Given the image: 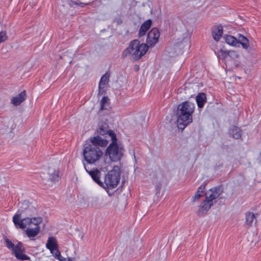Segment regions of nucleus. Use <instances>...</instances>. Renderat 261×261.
I'll list each match as a JSON object with an SVG mask.
<instances>
[{
	"instance_id": "nucleus-1",
	"label": "nucleus",
	"mask_w": 261,
	"mask_h": 261,
	"mask_svg": "<svg viewBox=\"0 0 261 261\" xmlns=\"http://www.w3.org/2000/svg\"><path fill=\"white\" fill-rule=\"evenodd\" d=\"M91 144L85 147L83 150V155L85 161L89 164H94L98 160L102 155V152L98 146H106L108 141L99 136L94 137L91 139Z\"/></svg>"
},
{
	"instance_id": "nucleus-2",
	"label": "nucleus",
	"mask_w": 261,
	"mask_h": 261,
	"mask_svg": "<svg viewBox=\"0 0 261 261\" xmlns=\"http://www.w3.org/2000/svg\"><path fill=\"white\" fill-rule=\"evenodd\" d=\"M195 105L189 101L180 103L177 109V124L179 129L183 130L192 122V114L194 112Z\"/></svg>"
},
{
	"instance_id": "nucleus-3",
	"label": "nucleus",
	"mask_w": 261,
	"mask_h": 261,
	"mask_svg": "<svg viewBox=\"0 0 261 261\" xmlns=\"http://www.w3.org/2000/svg\"><path fill=\"white\" fill-rule=\"evenodd\" d=\"M148 50V46L144 43L140 44L138 40L132 41L127 48L122 53V58L130 57L132 61H136L141 58Z\"/></svg>"
},
{
	"instance_id": "nucleus-4",
	"label": "nucleus",
	"mask_w": 261,
	"mask_h": 261,
	"mask_svg": "<svg viewBox=\"0 0 261 261\" xmlns=\"http://www.w3.org/2000/svg\"><path fill=\"white\" fill-rule=\"evenodd\" d=\"M109 136L111 138V143L107 149V154L113 162L119 161L123 154V148L117 143V139L113 130L109 132Z\"/></svg>"
},
{
	"instance_id": "nucleus-5",
	"label": "nucleus",
	"mask_w": 261,
	"mask_h": 261,
	"mask_svg": "<svg viewBox=\"0 0 261 261\" xmlns=\"http://www.w3.org/2000/svg\"><path fill=\"white\" fill-rule=\"evenodd\" d=\"M13 222L15 227L17 228L24 229L27 226L31 224L35 226H39V224L42 222V219L41 217L25 218L21 219V212L19 210L13 216L12 218Z\"/></svg>"
},
{
	"instance_id": "nucleus-6",
	"label": "nucleus",
	"mask_w": 261,
	"mask_h": 261,
	"mask_svg": "<svg viewBox=\"0 0 261 261\" xmlns=\"http://www.w3.org/2000/svg\"><path fill=\"white\" fill-rule=\"evenodd\" d=\"M6 247L11 249L12 254L19 260H25L30 259V257L23 253L24 249L23 248L22 244L21 242H18L15 245L10 240L6 238L4 240Z\"/></svg>"
},
{
	"instance_id": "nucleus-7",
	"label": "nucleus",
	"mask_w": 261,
	"mask_h": 261,
	"mask_svg": "<svg viewBox=\"0 0 261 261\" xmlns=\"http://www.w3.org/2000/svg\"><path fill=\"white\" fill-rule=\"evenodd\" d=\"M120 180V168L115 166L108 172L105 179V182L108 188L113 189L118 185Z\"/></svg>"
},
{
	"instance_id": "nucleus-8",
	"label": "nucleus",
	"mask_w": 261,
	"mask_h": 261,
	"mask_svg": "<svg viewBox=\"0 0 261 261\" xmlns=\"http://www.w3.org/2000/svg\"><path fill=\"white\" fill-rule=\"evenodd\" d=\"M46 247L49 250L50 253L56 258L62 261L61 254L58 248L57 241L55 238L50 237L48 238Z\"/></svg>"
},
{
	"instance_id": "nucleus-9",
	"label": "nucleus",
	"mask_w": 261,
	"mask_h": 261,
	"mask_svg": "<svg viewBox=\"0 0 261 261\" xmlns=\"http://www.w3.org/2000/svg\"><path fill=\"white\" fill-rule=\"evenodd\" d=\"M223 188L221 186L214 187L210 189L205 193V198L213 204L216 203V199L222 194Z\"/></svg>"
},
{
	"instance_id": "nucleus-10",
	"label": "nucleus",
	"mask_w": 261,
	"mask_h": 261,
	"mask_svg": "<svg viewBox=\"0 0 261 261\" xmlns=\"http://www.w3.org/2000/svg\"><path fill=\"white\" fill-rule=\"evenodd\" d=\"M160 37V32L158 29L153 28L147 34L146 45L149 47H152L158 41Z\"/></svg>"
},
{
	"instance_id": "nucleus-11",
	"label": "nucleus",
	"mask_w": 261,
	"mask_h": 261,
	"mask_svg": "<svg viewBox=\"0 0 261 261\" xmlns=\"http://www.w3.org/2000/svg\"><path fill=\"white\" fill-rule=\"evenodd\" d=\"M110 74L106 72L103 74L99 81L98 86V95L102 94L106 91L107 86L109 82Z\"/></svg>"
},
{
	"instance_id": "nucleus-12",
	"label": "nucleus",
	"mask_w": 261,
	"mask_h": 261,
	"mask_svg": "<svg viewBox=\"0 0 261 261\" xmlns=\"http://www.w3.org/2000/svg\"><path fill=\"white\" fill-rule=\"evenodd\" d=\"M86 172L90 175L92 179L97 183L99 186L104 187L103 182L100 180L101 173L97 169H93V170H88L85 166H84Z\"/></svg>"
},
{
	"instance_id": "nucleus-13",
	"label": "nucleus",
	"mask_w": 261,
	"mask_h": 261,
	"mask_svg": "<svg viewBox=\"0 0 261 261\" xmlns=\"http://www.w3.org/2000/svg\"><path fill=\"white\" fill-rule=\"evenodd\" d=\"M213 204L206 199L200 204L197 211V214L199 216H202L206 214Z\"/></svg>"
},
{
	"instance_id": "nucleus-14",
	"label": "nucleus",
	"mask_w": 261,
	"mask_h": 261,
	"mask_svg": "<svg viewBox=\"0 0 261 261\" xmlns=\"http://www.w3.org/2000/svg\"><path fill=\"white\" fill-rule=\"evenodd\" d=\"M223 33V29L221 25L214 27L212 30V35L214 39L216 41H219L222 36Z\"/></svg>"
},
{
	"instance_id": "nucleus-15",
	"label": "nucleus",
	"mask_w": 261,
	"mask_h": 261,
	"mask_svg": "<svg viewBox=\"0 0 261 261\" xmlns=\"http://www.w3.org/2000/svg\"><path fill=\"white\" fill-rule=\"evenodd\" d=\"M26 93L23 91L11 99V103L14 106H18L25 99Z\"/></svg>"
},
{
	"instance_id": "nucleus-16",
	"label": "nucleus",
	"mask_w": 261,
	"mask_h": 261,
	"mask_svg": "<svg viewBox=\"0 0 261 261\" xmlns=\"http://www.w3.org/2000/svg\"><path fill=\"white\" fill-rule=\"evenodd\" d=\"M151 24V20L150 19H148L146 20L141 26L138 35L139 36L142 37L144 36L147 30L150 28Z\"/></svg>"
},
{
	"instance_id": "nucleus-17",
	"label": "nucleus",
	"mask_w": 261,
	"mask_h": 261,
	"mask_svg": "<svg viewBox=\"0 0 261 261\" xmlns=\"http://www.w3.org/2000/svg\"><path fill=\"white\" fill-rule=\"evenodd\" d=\"M48 174L49 175V180L52 182L58 181L60 178L59 176V171L54 168H49L48 170Z\"/></svg>"
},
{
	"instance_id": "nucleus-18",
	"label": "nucleus",
	"mask_w": 261,
	"mask_h": 261,
	"mask_svg": "<svg viewBox=\"0 0 261 261\" xmlns=\"http://www.w3.org/2000/svg\"><path fill=\"white\" fill-rule=\"evenodd\" d=\"M40 230V226H37L34 228L28 227L25 230V233L28 237L34 238L39 234Z\"/></svg>"
},
{
	"instance_id": "nucleus-19",
	"label": "nucleus",
	"mask_w": 261,
	"mask_h": 261,
	"mask_svg": "<svg viewBox=\"0 0 261 261\" xmlns=\"http://www.w3.org/2000/svg\"><path fill=\"white\" fill-rule=\"evenodd\" d=\"M229 134L233 138L238 139L241 137L242 132L240 128L236 126H233L229 129Z\"/></svg>"
},
{
	"instance_id": "nucleus-20",
	"label": "nucleus",
	"mask_w": 261,
	"mask_h": 261,
	"mask_svg": "<svg viewBox=\"0 0 261 261\" xmlns=\"http://www.w3.org/2000/svg\"><path fill=\"white\" fill-rule=\"evenodd\" d=\"M196 101L199 108H203L206 101V95L203 93H199L196 96Z\"/></svg>"
},
{
	"instance_id": "nucleus-21",
	"label": "nucleus",
	"mask_w": 261,
	"mask_h": 261,
	"mask_svg": "<svg viewBox=\"0 0 261 261\" xmlns=\"http://www.w3.org/2000/svg\"><path fill=\"white\" fill-rule=\"evenodd\" d=\"M226 43L231 46L238 47L239 42L238 39L231 35H226L224 37Z\"/></svg>"
},
{
	"instance_id": "nucleus-22",
	"label": "nucleus",
	"mask_w": 261,
	"mask_h": 261,
	"mask_svg": "<svg viewBox=\"0 0 261 261\" xmlns=\"http://www.w3.org/2000/svg\"><path fill=\"white\" fill-rule=\"evenodd\" d=\"M205 188V185L200 186L195 194L192 197V201L194 202L202 197L204 195Z\"/></svg>"
},
{
	"instance_id": "nucleus-23",
	"label": "nucleus",
	"mask_w": 261,
	"mask_h": 261,
	"mask_svg": "<svg viewBox=\"0 0 261 261\" xmlns=\"http://www.w3.org/2000/svg\"><path fill=\"white\" fill-rule=\"evenodd\" d=\"M238 41L239 42V47L240 45H242V47L245 49H247L249 47V40L244 36L239 34L238 38Z\"/></svg>"
},
{
	"instance_id": "nucleus-24",
	"label": "nucleus",
	"mask_w": 261,
	"mask_h": 261,
	"mask_svg": "<svg viewBox=\"0 0 261 261\" xmlns=\"http://www.w3.org/2000/svg\"><path fill=\"white\" fill-rule=\"evenodd\" d=\"M254 214L252 212H249L246 214V224L248 226H251L253 222L255 219Z\"/></svg>"
},
{
	"instance_id": "nucleus-25",
	"label": "nucleus",
	"mask_w": 261,
	"mask_h": 261,
	"mask_svg": "<svg viewBox=\"0 0 261 261\" xmlns=\"http://www.w3.org/2000/svg\"><path fill=\"white\" fill-rule=\"evenodd\" d=\"M111 130H108V127L107 125L103 126H100L99 128L97 129V133L101 135H105L108 134L109 135V132Z\"/></svg>"
},
{
	"instance_id": "nucleus-26",
	"label": "nucleus",
	"mask_w": 261,
	"mask_h": 261,
	"mask_svg": "<svg viewBox=\"0 0 261 261\" xmlns=\"http://www.w3.org/2000/svg\"><path fill=\"white\" fill-rule=\"evenodd\" d=\"M109 98L108 97L103 96L102 97L100 101V108L101 110L106 109V106L109 105Z\"/></svg>"
},
{
	"instance_id": "nucleus-27",
	"label": "nucleus",
	"mask_w": 261,
	"mask_h": 261,
	"mask_svg": "<svg viewBox=\"0 0 261 261\" xmlns=\"http://www.w3.org/2000/svg\"><path fill=\"white\" fill-rule=\"evenodd\" d=\"M8 39V36L6 31L0 32V44L5 42Z\"/></svg>"
},
{
	"instance_id": "nucleus-28",
	"label": "nucleus",
	"mask_w": 261,
	"mask_h": 261,
	"mask_svg": "<svg viewBox=\"0 0 261 261\" xmlns=\"http://www.w3.org/2000/svg\"><path fill=\"white\" fill-rule=\"evenodd\" d=\"M228 56L230 57H236V58H237L238 57V55L237 54V53L236 51H229L227 54Z\"/></svg>"
}]
</instances>
